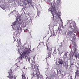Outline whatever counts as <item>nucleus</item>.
I'll use <instances>...</instances> for the list:
<instances>
[{"mask_svg":"<svg viewBox=\"0 0 79 79\" xmlns=\"http://www.w3.org/2000/svg\"><path fill=\"white\" fill-rule=\"evenodd\" d=\"M35 70L34 71L33 73L31 74V77L32 78L33 77L38 78L39 75L40 74V72L39 69H38V66L35 68Z\"/></svg>","mask_w":79,"mask_h":79,"instance_id":"f257e3e1","label":"nucleus"},{"mask_svg":"<svg viewBox=\"0 0 79 79\" xmlns=\"http://www.w3.org/2000/svg\"><path fill=\"white\" fill-rule=\"evenodd\" d=\"M31 52V50H30V48H25L23 51L22 55L23 56H24L26 54L28 53H29L30 52Z\"/></svg>","mask_w":79,"mask_h":79,"instance_id":"f03ea898","label":"nucleus"},{"mask_svg":"<svg viewBox=\"0 0 79 79\" xmlns=\"http://www.w3.org/2000/svg\"><path fill=\"white\" fill-rule=\"evenodd\" d=\"M13 72V70H12V69H10V71L8 72V73H9V76H7L9 77V78L10 79H12L14 77L12 74V73Z\"/></svg>","mask_w":79,"mask_h":79,"instance_id":"7ed1b4c3","label":"nucleus"},{"mask_svg":"<svg viewBox=\"0 0 79 79\" xmlns=\"http://www.w3.org/2000/svg\"><path fill=\"white\" fill-rule=\"evenodd\" d=\"M18 67H20V65L17 64V63L15 64L13 67V68L14 70H16L18 69Z\"/></svg>","mask_w":79,"mask_h":79,"instance_id":"20e7f679","label":"nucleus"},{"mask_svg":"<svg viewBox=\"0 0 79 79\" xmlns=\"http://www.w3.org/2000/svg\"><path fill=\"white\" fill-rule=\"evenodd\" d=\"M70 27L72 29H75L77 28V27L75 23L74 24H71L70 25Z\"/></svg>","mask_w":79,"mask_h":79,"instance_id":"39448f33","label":"nucleus"},{"mask_svg":"<svg viewBox=\"0 0 79 79\" xmlns=\"http://www.w3.org/2000/svg\"><path fill=\"white\" fill-rule=\"evenodd\" d=\"M47 50L49 51H49L48 54V57H49L50 58L51 57V50L52 49L50 48V49H49L48 47L47 46Z\"/></svg>","mask_w":79,"mask_h":79,"instance_id":"423d86ee","label":"nucleus"},{"mask_svg":"<svg viewBox=\"0 0 79 79\" xmlns=\"http://www.w3.org/2000/svg\"><path fill=\"white\" fill-rule=\"evenodd\" d=\"M73 31H74V30H72V31H69V36L71 38H74V36H73Z\"/></svg>","mask_w":79,"mask_h":79,"instance_id":"0eeeda50","label":"nucleus"},{"mask_svg":"<svg viewBox=\"0 0 79 79\" xmlns=\"http://www.w3.org/2000/svg\"><path fill=\"white\" fill-rule=\"evenodd\" d=\"M15 61L17 62L18 63H20V64H21V63H23V60L22 59H20L16 60Z\"/></svg>","mask_w":79,"mask_h":79,"instance_id":"6e6552de","label":"nucleus"},{"mask_svg":"<svg viewBox=\"0 0 79 79\" xmlns=\"http://www.w3.org/2000/svg\"><path fill=\"white\" fill-rule=\"evenodd\" d=\"M79 70H76V72H75V77L77 76H79Z\"/></svg>","mask_w":79,"mask_h":79,"instance_id":"1a4fd4ad","label":"nucleus"},{"mask_svg":"<svg viewBox=\"0 0 79 79\" xmlns=\"http://www.w3.org/2000/svg\"><path fill=\"white\" fill-rule=\"evenodd\" d=\"M18 24V20H15V22H13L12 23V24L13 25H17Z\"/></svg>","mask_w":79,"mask_h":79,"instance_id":"9d476101","label":"nucleus"},{"mask_svg":"<svg viewBox=\"0 0 79 79\" xmlns=\"http://www.w3.org/2000/svg\"><path fill=\"white\" fill-rule=\"evenodd\" d=\"M22 78L23 79H27L28 78L26 77L25 76V75L24 74H22Z\"/></svg>","mask_w":79,"mask_h":79,"instance_id":"9b49d317","label":"nucleus"},{"mask_svg":"<svg viewBox=\"0 0 79 79\" xmlns=\"http://www.w3.org/2000/svg\"><path fill=\"white\" fill-rule=\"evenodd\" d=\"M16 20H21V16H17L16 17Z\"/></svg>","mask_w":79,"mask_h":79,"instance_id":"f8f14e48","label":"nucleus"},{"mask_svg":"<svg viewBox=\"0 0 79 79\" xmlns=\"http://www.w3.org/2000/svg\"><path fill=\"white\" fill-rule=\"evenodd\" d=\"M67 56L66 54H65L64 55V56L63 57V59H64V60L67 59Z\"/></svg>","mask_w":79,"mask_h":79,"instance_id":"ddd939ff","label":"nucleus"},{"mask_svg":"<svg viewBox=\"0 0 79 79\" xmlns=\"http://www.w3.org/2000/svg\"><path fill=\"white\" fill-rule=\"evenodd\" d=\"M52 37H53L54 38H56L57 37V36L55 35V33L54 32L53 33Z\"/></svg>","mask_w":79,"mask_h":79,"instance_id":"4468645a","label":"nucleus"},{"mask_svg":"<svg viewBox=\"0 0 79 79\" xmlns=\"http://www.w3.org/2000/svg\"><path fill=\"white\" fill-rule=\"evenodd\" d=\"M17 44H18V45H21V42L20 41L19 42L18 39H17Z\"/></svg>","mask_w":79,"mask_h":79,"instance_id":"2eb2a0df","label":"nucleus"},{"mask_svg":"<svg viewBox=\"0 0 79 79\" xmlns=\"http://www.w3.org/2000/svg\"><path fill=\"white\" fill-rule=\"evenodd\" d=\"M66 68L68 69H70V67H71V66L68 65H67L66 66Z\"/></svg>","mask_w":79,"mask_h":79,"instance_id":"dca6fc26","label":"nucleus"},{"mask_svg":"<svg viewBox=\"0 0 79 79\" xmlns=\"http://www.w3.org/2000/svg\"><path fill=\"white\" fill-rule=\"evenodd\" d=\"M57 15L58 16L59 15V19L60 20H62L60 17V16L61 15V14L60 13H59V14H57Z\"/></svg>","mask_w":79,"mask_h":79,"instance_id":"f3484780","label":"nucleus"},{"mask_svg":"<svg viewBox=\"0 0 79 79\" xmlns=\"http://www.w3.org/2000/svg\"><path fill=\"white\" fill-rule=\"evenodd\" d=\"M73 35H74V36L77 35V34L76 32L74 31H73Z\"/></svg>","mask_w":79,"mask_h":79,"instance_id":"a211bd4d","label":"nucleus"},{"mask_svg":"<svg viewBox=\"0 0 79 79\" xmlns=\"http://www.w3.org/2000/svg\"><path fill=\"white\" fill-rule=\"evenodd\" d=\"M59 64H62L63 62L62 60H60V61H59Z\"/></svg>","mask_w":79,"mask_h":79,"instance_id":"6ab92c4d","label":"nucleus"},{"mask_svg":"<svg viewBox=\"0 0 79 79\" xmlns=\"http://www.w3.org/2000/svg\"><path fill=\"white\" fill-rule=\"evenodd\" d=\"M53 12L52 14V17H51L52 18V19H53V20H54V15H53Z\"/></svg>","mask_w":79,"mask_h":79,"instance_id":"aec40b11","label":"nucleus"},{"mask_svg":"<svg viewBox=\"0 0 79 79\" xmlns=\"http://www.w3.org/2000/svg\"><path fill=\"white\" fill-rule=\"evenodd\" d=\"M24 31L25 32H28L29 31L27 29H26L24 30Z\"/></svg>","mask_w":79,"mask_h":79,"instance_id":"412c9836","label":"nucleus"},{"mask_svg":"<svg viewBox=\"0 0 79 79\" xmlns=\"http://www.w3.org/2000/svg\"><path fill=\"white\" fill-rule=\"evenodd\" d=\"M34 64H35V63L34 62H32V63L31 64V66H34Z\"/></svg>","mask_w":79,"mask_h":79,"instance_id":"4be33fe9","label":"nucleus"},{"mask_svg":"<svg viewBox=\"0 0 79 79\" xmlns=\"http://www.w3.org/2000/svg\"><path fill=\"white\" fill-rule=\"evenodd\" d=\"M29 18H29V17L27 18V17H26V19L27 20H28V19L29 20Z\"/></svg>","mask_w":79,"mask_h":79,"instance_id":"5701e85b","label":"nucleus"},{"mask_svg":"<svg viewBox=\"0 0 79 79\" xmlns=\"http://www.w3.org/2000/svg\"><path fill=\"white\" fill-rule=\"evenodd\" d=\"M60 22H61V23L62 24H63V22H62V20H60Z\"/></svg>","mask_w":79,"mask_h":79,"instance_id":"b1692460","label":"nucleus"},{"mask_svg":"<svg viewBox=\"0 0 79 79\" xmlns=\"http://www.w3.org/2000/svg\"><path fill=\"white\" fill-rule=\"evenodd\" d=\"M77 56H78L77 55H76L75 56V57H76V59H77Z\"/></svg>","mask_w":79,"mask_h":79,"instance_id":"393cba45","label":"nucleus"},{"mask_svg":"<svg viewBox=\"0 0 79 79\" xmlns=\"http://www.w3.org/2000/svg\"><path fill=\"white\" fill-rule=\"evenodd\" d=\"M16 38H14V42H15V41H16Z\"/></svg>","mask_w":79,"mask_h":79,"instance_id":"a878e982","label":"nucleus"},{"mask_svg":"<svg viewBox=\"0 0 79 79\" xmlns=\"http://www.w3.org/2000/svg\"><path fill=\"white\" fill-rule=\"evenodd\" d=\"M39 15H40L39 14H38V15H37V16H38L39 17Z\"/></svg>","mask_w":79,"mask_h":79,"instance_id":"bb28decb","label":"nucleus"},{"mask_svg":"<svg viewBox=\"0 0 79 79\" xmlns=\"http://www.w3.org/2000/svg\"><path fill=\"white\" fill-rule=\"evenodd\" d=\"M24 2H25V1H28V0H24Z\"/></svg>","mask_w":79,"mask_h":79,"instance_id":"cd10ccee","label":"nucleus"},{"mask_svg":"<svg viewBox=\"0 0 79 79\" xmlns=\"http://www.w3.org/2000/svg\"><path fill=\"white\" fill-rule=\"evenodd\" d=\"M59 31H62V29H60L59 30Z\"/></svg>","mask_w":79,"mask_h":79,"instance_id":"c85d7f7f","label":"nucleus"},{"mask_svg":"<svg viewBox=\"0 0 79 79\" xmlns=\"http://www.w3.org/2000/svg\"><path fill=\"white\" fill-rule=\"evenodd\" d=\"M48 57H47L46 58V59L47 60V58H48Z\"/></svg>","mask_w":79,"mask_h":79,"instance_id":"c756f323","label":"nucleus"},{"mask_svg":"<svg viewBox=\"0 0 79 79\" xmlns=\"http://www.w3.org/2000/svg\"><path fill=\"white\" fill-rule=\"evenodd\" d=\"M14 79H16V77H14Z\"/></svg>","mask_w":79,"mask_h":79,"instance_id":"7c9ffc66","label":"nucleus"},{"mask_svg":"<svg viewBox=\"0 0 79 79\" xmlns=\"http://www.w3.org/2000/svg\"><path fill=\"white\" fill-rule=\"evenodd\" d=\"M62 28H63V27H63V26H62Z\"/></svg>","mask_w":79,"mask_h":79,"instance_id":"2f4dec72","label":"nucleus"},{"mask_svg":"<svg viewBox=\"0 0 79 79\" xmlns=\"http://www.w3.org/2000/svg\"><path fill=\"white\" fill-rule=\"evenodd\" d=\"M66 26V25H65L64 26L65 27Z\"/></svg>","mask_w":79,"mask_h":79,"instance_id":"473e14b6","label":"nucleus"},{"mask_svg":"<svg viewBox=\"0 0 79 79\" xmlns=\"http://www.w3.org/2000/svg\"><path fill=\"white\" fill-rule=\"evenodd\" d=\"M78 58H79V56H78Z\"/></svg>","mask_w":79,"mask_h":79,"instance_id":"72a5a7b5","label":"nucleus"},{"mask_svg":"<svg viewBox=\"0 0 79 79\" xmlns=\"http://www.w3.org/2000/svg\"><path fill=\"white\" fill-rule=\"evenodd\" d=\"M49 9H48V10H49Z\"/></svg>","mask_w":79,"mask_h":79,"instance_id":"f704fd0d","label":"nucleus"},{"mask_svg":"<svg viewBox=\"0 0 79 79\" xmlns=\"http://www.w3.org/2000/svg\"><path fill=\"white\" fill-rule=\"evenodd\" d=\"M59 49L58 48V49H57V50H58Z\"/></svg>","mask_w":79,"mask_h":79,"instance_id":"c9c22d12","label":"nucleus"},{"mask_svg":"<svg viewBox=\"0 0 79 79\" xmlns=\"http://www.w3.org/2000/svg\"><path fill=\"white\" fill-rule=\"evenodd\" d=\"M16 33V32H15V33Z\"/></svg>","mask_w":79,"mask_h":79,"instance_id":"e433bc0d","label":"nucleus"},{"mask_svg":"<svg viewBox=\"0 0 79 79\" xmlns=\"http://www.w3.org/2000/svg\"><path fill=\"white\" fill-rule=\"evenodd\" d=\"M14 35H16V34H14Z\"/></svg>","mask_w":79,"mask_h":79,"instance_id":"4c0bfd02","label":"nucleus"},{"mask_svg":"<svg viewBox=\"0 0 79 79\" xmlns=\"http://www.w3.org/2000/svg\"><path fill=\"white\" fill-rule=\"evenodd\" d=\"M30 20H31V19H30Z\"/></svg>","mask_w":79,"mask_h":79,"instance_id":"58836bf2","label":"nucleus"}]
</instances>
